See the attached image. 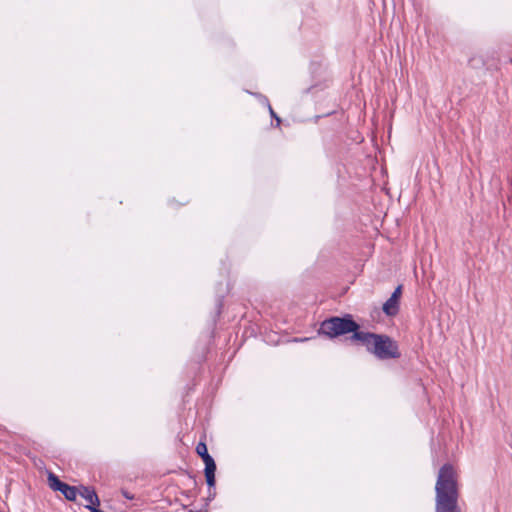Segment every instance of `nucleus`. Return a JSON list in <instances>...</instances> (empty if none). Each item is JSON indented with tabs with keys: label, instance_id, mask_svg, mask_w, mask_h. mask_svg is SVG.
I'll list each match as a JSON object with an SVG mask.
<instances>
[{
	"label": "nucleus",
	"instance_id": "1",
	"mask_svg": "<svg viewBox=\"0 0 512 512\" xmlns=\"http://www.w3.org/2000/svg\"><path fill=\"white\" fill-rule=\"evenodd\" d=\"M458 473L450 463L438 471L435 484V512H461Z\"/></svg>",
	"mask_w": 512,
	"mask_h": 512
},
{
	"label": "nucleus",
	"instance_id": "2",
	"mask_svg": "<svg viewBox=\"0 0 512 512\" xmlns=\"http://www.w3.org/2000/svg\"><path fill=\"white\" fill-rule=\"evenodd\" d=\"M366 350L379 360L397 359L401 356L397 342L386 334L373 333Z\"/></svg>",
	"mask_w": 512,
	"mask_h": 512
},
{
	"label": "nucleus",
	"instance_id": "3",
	"mask_svg": "<svg viewBox=\"0 0 512 512\" xmlns=\"http://www.w3.org/2000/svg\"><path fill=\"white\" fill-rule=\"evenodd\" d=\"M359 328V324L352 319L351 315L347 314L343 317L335 316L324 320L320 325L319 334L335 338Z\"/></svg>",
	"mask_w": 512,
	"mask_h": 512
},
{
	"label": "nucleus",
	"instance_id": "4",
	"mask_svg": "<svg viewBox=\"0 0 512 512\" xmlns=\"http://www.w3.org/2000/svg\"><path fill=\"white\" fill-rule=\"evenodd\" d=\"M48 483L54 491H60L69 501H75L78 495V488L62 482L54 473H49Z\"/></svg>",
	"mask_w": 512,
	"mask_h": 512
},
{
	"label": "nucleus",
	"instance_id": "5",
	"mask_svg": "<svg viewBox=\"0 0 512 512\" xmlns=\"http://www.w3.org/2000/svg\"><path fill=\"white\" fill-rule=\"evenodd\" d=\"M402 294V286L399 285L390 298L383 304L382 310L383 312L389 316L393 317L399 312V301Z\"/></svg>",
	"mask_w": 512,
	"mask_h": 512
},
{
	"label": "nucleus",
	"instance_id": "6",
	"mask_svg": "<svg viewBox=\"0 0 512 512\" xmlns=\"http://www.w3.org/2000/svg\"><path fill=\"white\" fill-rule=\"evenodd\" d=\"M78 494L88 502V504L86 505L87 509L89 506H94L98 508V506L100 505L98 495L93 488L81 485L78 489Z\"/></svg>",
	"mask_w": 512,
	"mask_h": 512
},
{
	"label": "nucleus",
	"instance_id": "7",
	"mask_svg": "<svg viewBox=\"0 0 512 512\" xmlns=\"http://www.w3.org/2000/svg\"><path fill=\"white\" fill-rule=\"evenodd\" d=\"M205 464V477L206 482L209 487H213L215 485V471H216V463L213 458L204 462Z\"/></svg>",
	"mask_w": 512,
	"mask_h": 512
},
{
	"label": "nucleus",
	"instance_id": "8",
	"mask_svg": "<svg viewBox=\"0 0 512 512\" xmlns=\"http://www.w3.org/2000/svg\"><path fill=\"white\" fill-rule=\"evenodd\" d=\"M350 333H352V335L350 336L351 341H358L362 345H364L366 348L369 344L371 337H373L372 332L359 331V329H355L354 331H351Z\"/></svg>",
	"mask_w": 512,
	"mask_h": 512
},
{
	"label": "nucleus",
	"instance_id": "9",
	"mask_svg": "<svg viewBox=\"0 0 512 512\" xmlns=\"http://www.w3.org/2000/svg\"><path fill=\"white\" fill-rule=\"evenodd\" d=\"M196 452L202 458L203 462L212 458V456L208 453L207 446L204 442H199L197 444Z\"/></svg>",
	"mask_w": 512,
	"mask_h": 512
},
{
	"label": "nucleus",
	"instance_id": "10",
	"mask_svg": "<svg viewBox=\"0 0 512 512\" xmlns=\"http://www.w3.org/2000/svg\"><path fill=\"white\" fill-rule=\"evenodd\" d=\"M88 509L91 511V512H104L102 510H100L99 508H96L94 506H89Z\"/></svg>",
	"mask_w": 512,
	"mask_h": 512
},
{
	"label": "nucleus",
	"instance_id": "11",
	"mask_svg": "<svg viewBox=\"0 0 512 512\" xmlns=\"http://www.w3.org/2000/svg\"><path fill=\"white\" fill-rule=\"evenodd\" d=\"M269 110H270V114L272 117L276 118L278 123L280 122V119L276 116L275 112L273 111V109L271 108V106H269Z\"/></svg>",
	"mask_w": 512,
	"mask_h": 512
}]
</instances>
